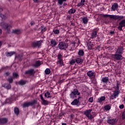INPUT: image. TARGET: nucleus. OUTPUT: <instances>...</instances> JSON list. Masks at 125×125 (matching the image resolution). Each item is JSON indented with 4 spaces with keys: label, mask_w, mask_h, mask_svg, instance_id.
Wrapping results in <instances>:
<instances>
[{
    "label": "nucleus",
    "mask_w": 125,
    "mask_h": 125,
    "mask_svg": "<svg viewBox=\"0 0 125 125\" xmlns=\"http://www.w3.org/2000/svg\"><path fill=\"white\" fill-rule=\"evenodd\" d=\"M26 83H27L26 81L21 80L19 82V84L20 85H24V84H26Z\"/></svg>",
    "instance_id": "obj_28"
},
{
    "label": "nucleus",
    "mask_w": 125,
    "mask_h": 125,
    "mask_svg": "<svg viewBox=\"0 0 125 125\" xmlns=\"http://www.w3.org/2000/svg\"><path fill=\"white\" fill-rule=\"evenodd\" d=\"M33 1L34 2H37V3H38L40 1L39 0H33Z\"/></svg>",
    "instance_id": "obj_55"
},
{
    "label": "nucleus",
    "mask_w": 125,
    "mask_h": 125,
    "mask_svg": "<svg viewBox=\"0 0 125 125\" xmlns=\"http://www.w3.org/2000/svg\"><path fill=\"white\" fill-rule=\"evenodd\" d=\"M108 17H109V18L113 19V20H116V15H109Z\"/></svg>",
    "instance_id": "obj_42"
},
{
    "label": "nucleus",
    "mask_w": 125,
    "mask_h": 125,
    "mask_svg": "<svg viewBox=\"0 0 125 125\" xmlns=\"http://www.w3.org/2000/svg\"><path fill=\"white\" fill-rule=\"evenodd\" d=\"M88 77H95V72L92 70H89L87 72Z\"/></svg>",
    "instance_id": "obj_17"
},
{
    "label": "nucleus",
    "mask_w": 125,
    "mask_h": 125,
    "mask_svg": "<svg viewBox=\"0 0 125 125\" xmlns=\"http://www.w3.org/2000/svg\"><path fill=\"white\" fill-rule=\"evenodd\" d=\"M84 2H85V0H81V2L78 3L77 6L80 7V6L84 5Z\"/></svg>",
    "instance_id": "obj_26"
},
{
    "label": "nucleus",
    "mask_w": 125,
    "mask_h": 125,
    "mask_svg": "<svg viewBox=\"0 0 125 125\" xmlns=\"http://www.w3.org/2000/svg\"><path fill=\"white\" fill-rule=\"evenodd\" d=\"M104 109L106 111H109L111 109V106H110L109 104H107V105L104 106Z\"/></svg>",
    "instance_id": "obj_36"
},
{
    "label": "nucleus",
    "mask_w": 125,
    "mask_h": 125,
    "mask_svg": "<svg viewBox=\"0 0 125 125\" xmlns=\"http://www.w3.org/2000/svg\"><path fill=\"white\" fill-rule=\"evenodd\" d=\"M0 17L2 20H5L6 19V17L2 14H0Z\"/></svg>",
    "instance_id": "obj_41"
},
{
    "label": "nucleus",
    "mask_w": 125,
    "mask_h": 125,
    "mask_svg": "<svg viewBox=\"0 0 125 125\" xmlns=\"http://www.w3.org/2000/svg\"><path fill=\"white\" fill-rule=\"evenodd\" d=\"M97 36V31H93L91 33V39H94L96 38Z\"/></svg>",
    "instance_id": "obj_23"
},
{
    "label": "nucleus",
    "mask_w": 125,
    "mask_h": 125,
    "mask_svg": "<svg viewBox=\"0 0 125 125\" xmlns=\"http://www.w3.org/2000/svg\"><path fill=\"white\" fill-rule=\"evenodd\" d=\"M53 32L55 35H58V34L60 33V31L59 30V29L53 30Z\"/></svg>",
    "instance_id": "obj_39"
},
{
    "label": "nucleus",
    "mask_w": 125,
    "mask_h": 125,
    "mask_svg": "<svg viewBox=\"0 0 125 125\" xmlns=\"http://www.w3.org/2000/svg\"><path fill=\"white\" fill-rule=\"evenodd\" d=\"M6 56L7 57H10L11 56H12L14 54H15V52H7L5 53Z\"/></svg>",
    "instance_id": "obj_25"
},
{
    "label": "nucleus",
    "mask_w": 125,
    "mask_h": 125,
    "mask_svg": "<svg viewBox=\"0 0 125 125\" xmlns=\"http://www.w3.org/2000/svg\"><path fill=\"white\" fill-rule=\"evenodd\" d=\"M44 96L46 98H50L51 97V96H50V93L49 92H46L44 94Z\"/></svg>",
    "instance_id": "obj_33"
},
{
    "label": "nucleus",
    "mask_w": 125,
    "mask_h": 125,
    "mask_svg": "<svg viewBox=\"0 0 125 125\" xmlns=\"http://www.w3.org/2000/svg\"><path fill=\"white\" fill-rule=\"evenodd\" d=\"M6 123H7V119L1 118L0 119V124H6Z\"/></svg>",
    "instance_id": "obj_29"
},
{
    "label": "nucleus",
    "mask_w": 125,
    "mask_h": 125,
    "mask_svg": "<svg viewBox=\"0 0 125 125\" xmlns=\"http://www.w3.org/2000/svg\"><path fill=\"white\" fill-rule=\"evenodd\" d=\"M78 54L79 56H83L84 55V51L83 49L79 50Z\"/></svg>",
    "instance_id": "obj_27"
},
{
    "label": "nucleus",
    "mask_w": 125,
    "mask_h": 125,
    "mask_svg": "<svg viewBox=\"0 0 125 125\" xmlns=\"http://www.w3.org/2000/svg\"><path fill=\"white\" fill-rule=\"evenodd\" d=\"M101 82L104 83H109V77H103L101 80Z\"/></svg>",
    "instance_id": "obj_18"
},
{
    "label": "nucleus",
    "mask_w": 125,
    "mask_h": 125,
    "mask_svg": "<svg viewBox=\"0 0 125 125\" xmlns=\"http://www.w3.org/2000/svg\"><path fill=\"white\" fill-rule=\"evenodd\" d=\"M124 107H125V105L124 104H121L119 106V108L120 109H124Z\"/></svg>",
    "instance_id": "obj_50"
},
{
    "label": "nucleus",
    "mask_w": 125,
    "mask_h": 125,
    "mask_svg": "<svg viewBox=\"0 0 125 125\" xmlns=\"http://www.w3.org/2000/svg\"><path fill=\"white\" fill-rule=\"evenodd\" d=\"M123 51H124V47H123L122 46H120L117 49L115 53L122 55Z\"/></svg>",
    "instance_id": "obj_14"
},
{
    "label": "nucleus",
    "mask_w": 125,
    "mask_h": 125,
    "mask_svg": "<svg viewBox=\"0 0 125 125\" xmlns=\"http://www.w3.org/2000/svg\"><path fill=\"white\" fill-rule=\"evenodd\" d=\"M13 33H14V34H20V30H19V29H16V30H13Z\"/></svg>",
    "instance_id": "obj_43"
},
{
    "label": "nucleus",
    "mask_w": 125,
    "mask_h": 125,
    "mask_svg": "<svg viewBox=\"0 0 125 125\" xmlns=\"http://www.w3.org/2000/svg\"><path fill=\"white\" fill-rule=\"evenodd\" d=\"M41 32H45V28L44 27V26H42L41 27Z\"/></svg>",
    "instance_id": "obj_47"
},
{
    "label": "nucleus",
    "mask_w": 125,
    "mask_h": 125,
    "mask_svg": "<svg viewBox=\"0 0 125 125\" xmlns=\"http://www.w3.org/2000/svg\"><path fill=\"white\" fill-rule=\"evenodd\" d=\"M91 112H92V109H87L84 111L83 114L87 118L90 120H92L93 119V116L91 114Z\"/></svg>",
    "instance_id": "obj_3"
},
{
    "label": "nucleus",
    "mask_w": 125,
    "mask_h": 125,
    "mask_svg": "<svg viewBox=\"0 0 125 125\" xmlns=\"http://www.w3.org/2000/svg\"><path fill=\"white\" fill-rule=\"evenodd\" d=\"M82 97L79 96L77 99H75L73 102L71 103V105L74 106H80L81 105V103H80V99H81Z\"/></svg>",
    "instance_id": "obj_5"
},
{
    "label": "nucleus",
    "mask_w": 125,
    "mask_h": 125,
    "mask_svg": "<svg viewBox=\"0 0 125 125\" xmlns=\"http://www.w3.org/2000/svg\"><path fill=\"white\" fill-rule=\"evenodd\" d=\"M119 26L118 27V30L119 31H123V27L125 28V19L122 20L119 23Z\"/></svg>",
    "instance_id": "obj_6"
},
{
    "label": "nucleus",
    "mask_w": 125,
    "mask_h": 125,
    "mask_svg": "<svg viewBox=\"0 0 125 125\" xmlns=\"http://www.w3.org/2000/svg\"><path fill=\"white\" fill-rule=\"evenodd\" d=\"M119 95V91H115L114 92V93L111 94L110 96V99H115Z\"/></svg>",
    "instance_id": "obj_15"
},
{
    "label": "nucleus",
    "mask_w": 125,
    "mask_h": 125,
    "mask_svg": "<svg viewBox=\"0 0 125 125\" xmlns=\"http://www.w3.org/2000/svg\"><path fill=\"white\" fill-rule=\"evenodd\" d=\"M45 73L46 75H49L51 73L50 69L49 68H46L45 70Z\"/></svg>",
    "instance_id": "obj_38"
},
{
    "label": "nucleus",
    "mask_w": 125,
    "mask_h": 125,
    "mask_svg": "<svg viewBox=\"0 0 125 125\" xmlns=\"http://www.w3.org/2000/svg\"><path fill=\"white\" fill-rule=\"evenodd\" d=\"M2 86L7 89V90L11 89V84L10 83H4L2 85Z\"/></svg>",
    "instance_id": "obj_12"
},
{
    "label": "nucleus",
    "mask_w": 125,
    "mask_h": 125,
    "mask_svg": "<svg viewBox=\"0 0 125 125\" xmlns=\"http://www.w3.org/2000/svg\"><path fill=\"white\" fill-rule=\"evenodd\" d=\"M22 57H23V56L22 55H18L16 57V58H17L20 61H21L22 59Z\"/></svg>",
    "instance_id": "obj_40"
},
{
    "label": "nucleus",
    "mask_w": 125,
    "mask_h": 125,
    "mask_svg": "<svg viewBox=\"0 0 125 125\" xmlns=\"http://www.w3.org/2000/svg\"><path fill=\"white\" fill-rule=\"evenodd\" d=\"M109 34H110V35H115V31H110Z\"/></svg>",
    "instance_id": "obj_52"
},
{
    "label": "nucleus",
    "mask_w": 125,
    "mask_h": 125,
    "mask_svg": "<svg viewBox=\"0 0 125 125\" xmlns=\"http://www.w3.org/2000/svg\"><path fill=\"white\" fill-rule=\"evenodd\" d=\"M103 17H104V18L109 17V15H107V14H103Z\"/></svg>",
    "instance_id": "obj_51"
},
{
    "label": "nucleus",
    "mask_w": 125,
    "mask_h": 125,
    "mask_svg": "<svg viewBox=\"0 0 125 125\" xmlns=\"http://www.w3.org/2000/svg\"><path fill=\"white\" fill-rule=\"evenodd\" d=\"M51 44L52 46V47H55V46H56L57 44H58V42H56L55 40L52 39L51 41Z\"/></svg>",
    "instance_id": "obj_20"
},
{
    "label": "nucleus",
    "mask_w": 125,
    "mask_h": 125,
    "mask_svg": "<svg viewBox=\"0 0 125 125\" xmlns=\"http://www.w3.org/2000/svg\"><path fill=\"white\" fill-rule=\"evenodd\" d=\"M3 10L2 9V8H0V12H1V11H2Z\"/></svg>",
    "instance_id": "obj_58"
},
{
    "label": "nucleus",
    "mask_w": 125,
    "mask_h": 125,
    "mask_svg": "<svg viewBox=\"0 0 125 125\" xmlns=\"http://www.w3.org/2000/svg\"><path fill=\"white\" fill-rule=\"evenodd\" d=\"M37 104V101L34 100L32 102H25L22 104V106L23 108H26L27 107H29V106H33V105H35V104Z\"/></svg>",
    "instance_id": "obj_4"
},
{
    "label": "nucleus",
    "mask_w": 125,
    "mask_h": 125,
    "mask_svg": "<svg viewBox=\"0 0 125 125\" xmlns=\"http://www.w3.org/2000/svg\"><path fill=\"white\" fill-rule=\"evenodd\" d=\"M118 7L119 5L118 4V3H114L111 7V9L112 11H115V10H117V9H118Z\"/></svg>",
    "instance_id": "obj_16"
},
{
    "label": "nucleus",
    "mask_w": 125,
    "mask_h": 125,
    "mask_svg": "<svg viewBox=\"0 0 125 125\" xmlns=\"http://www.w3.org/2000/svg\"><path fill=\"white\" fill-rule=\"evenodd\" d=\"M58 3L60 4V5H62L63 4V1H66L67 0H57Z\"/></svg>",
    "instance_id": "obj_37"
},
{
    "label": "nucleus",
    "mask_w": 125,
    "mask_h": 125,
    "mask_svg": "<svg viewBox=\"0 0 125 125\" xmlns=\"http://www.w3.org/2000/svg\"><path fill=\"white\" fill-rule=\"evenodd\" d=\"M69 63L71 65H74L76 63V60L72 59L70 61Z\"/></svg>",
    "instance_id": "obj_45"
},
{
    "label": "nucleus",
    "mask_w": 125,
    "mask_h": 125,
    "mask_svg": "<svg viewBox=\"0 0 125 125\" xmlns=\"http://www.w3.org/2000/svg\"><path fill=\"white\" fill-rule=\"evenodd\" d=\"M12 101V100L10 98L7 99L6 100V102H7V103H9V104H11Z\"/></svg>",
    "instance_id": "obj_46"
},
{
    "label": "nucleus",
    "mask_w": 125,
    "mask_h": 125,
    "mask_svg": "<svg viewBox=\"0 0 125 125\" xmlns=\"http://www.w3.org/2000/svg\"><path fill=\"white\" fill-rule=\"evenodd\" d=\"M41 61H37L36 62V63L34 65L35 67H39V66H41Z\"/></svg>",
    "instance_id": "obj_35"
},
{
    "label": "nucleus",
    "mask_w": 125,
    "mask_h": 125,
    "mask_svg": "<svg viewBox=\"0 0 125 125\" xmlns=\"http://www.w3.org/2000/svg\"><path fill=\"white\" fill-rule=\"evenodd\" d=\"M58 62L59 63L61 66H64V62H63V60H62V55L60 54L58 56Z\"/></svg>",
    "instance_id": "obj_9"
},
{
    "label": "nucleus",
    "mask_w": 125,
    "mask_h": 125,
    "mask_svg": "<svg viewBox=\"0 0 125 125\" xmlns=\"http://www.w3.org/2000/svg\"><path fill=\"white\" fill-rule=\"evenodd\" d=\"M42 41H37V42H33L32 43V46L33 47H37V46H38V47H40L42 45Z\"/></svg>",
    "instance_id": "obj_8"
},
{
    "label": "nucleus",
    "mask_w": 125,
    "mask_h": 125,
    "mask_svg": "<svg viewBox=\"0 0 125 125\" xmlns=\"http://www.w3.org/2000/svg\"><path fill=\"white\" fill-rule=\"evenodd\" d=\"M62 125H67V124L63 123Z\"/></svg>",
    "instance_id": "obj_59"
},
{
    "label": "nucleus",
    "mask_w": 125,
    "mask_h": 125,
    "mask_svg": "<svg viewBox=\"0 0 125 125\" xmlns=\"http://www.w3.org/2000/svg\"><path fill=\"white\" fill-rule=\"evenodd\" d=\"M83 21L84 24H87L88 22V19L87 17H84L83 19Z\"/></svg>",
    "instance_id": "obj_32"
},
{
    "label": "nucleus",
    "mask_w": 125,
    "mask_h": 125,
    "mask_svg": "<svg viewBox=\"0 0 125 125\" xmlns=\"http://www.w3.org/2000/svg\"><path fill=\"white\" fill-rule=\"evenodd\" d=\"M9 75H10V72H7L4 73L5 77H8Z\"/></svg>",
    "instance_id": "obj_49"
},
{
    "label": "nucleus",
    "mask_w": 125,
    "mask_h": 125,
    "mask_svg": "<svg viewBox=\"0 0 125 125\" xmlns=\"http://www.w3.org/2000/svg\"><path fill=\"white\" fill-rule=\"evenodd\" d=\"M26 75H31V76L35 74V70L33 69H29L25 71Z\"/></svg>",
    "instance_id": "obj_13"
},
{
    "label": "nucleus",
    "mask_w": 125,
    "mask_h": 125,
    "mask_svg": "<svg viewBox=\"0 0 125 125\" xmlns=\"http://www.w3.org/2000/svg\"><path fill=\"white\" fill-rule=\"evenodd\" d=\"M76 63H77V64H80V65H82L83 62V60L80 58H77L76 59Z\"/></svg>",
    "instance_id": "obj_21"
},
{
    "label": "nucleus",
    "mask_w": 125,
    "mask_h": 125,
    "mask_svg": "<svg viewBox=\"0 0 125 125\" xmlns=\"http://www.w3.org/2000/svg\"><path fill=\"white\" fill-rule=\"evenodd\" d=\"M68 46H69L68 43L64 42H60L58 44V47L59 49H61V50L66 49V48H68Z\"/></svg>",
    "instance_id": "obj_2"
},
{
    "label": "nucleus",
    "mask_w": 125,
    "mask_h": 125,
    "mask_svg": "<svg viewBox=\"0 0 125 125\" xmlns=\"http://www.w3.org/2000/svg\"><path fill=\"white\" fill-rule=\"evenodd\" d=\"M89 102H90V103H92L93 102V97H91L88 100Z\"/></svg>",
    "instance_id": "obj_48"
},
{
    "label": "nucleus",
    "mask_w": 125,
    "mask_h": 125,
    "mask_svg": "<svg viewBox=\"0 0 125 125\" xmlns=\"http://www.w3.org/2000/svg\"><path fill=\"white\" fill-rule=\"evenodd\" d=\"M63 5V6H66V5H67V3H64Z\"/></svg>",
    "instance_id": "obj_57"
},
{
    "label": "nucleus",
    "mask_w": 125,
    "mask_h": 125,
    "mask_svg": "<svg viewBox=\"0 0 125 125\" xmlns=\"http://www.w3.org/2000/svg\"><path fill=\"white\" fill-rule=\"evenodd\" d=\"M19 76V75H18V74L15 72L13 73V77L15 78V79H17V78H18Z\"/></svg>",
    "instance_id": "obj_44"
},
{
    "label": "nucleus",
    "mask_w": 125,
    "mask_h": 125,
    "mask_svg": "<svg viewBox=\"0 0 125 125\" xmlns=\"http://www.w3.org/2000/svg\"><path fill=\"white\" fill-rule=\"evenodd\" d=\"M123 19H125V17H124V16L116 15L115 20L121 21V20H122Z\"/></svg>",
    "instance_id": "obj_24"
},
{
    "label": "nucleus",
    "mask_w": 125,
    "mask_h": 125,
    "mask_svg": "<svg viewBox=\"0 0 125 125\" xmlns=\"http://www.w3.org/2000/svg\"><path fill=\"white\" fill-rule=\"evenodd\" d=\"M1 34H2V30H1V29H0V35H1Z\"/></svg>",
    "instance_id": "obj_56"
},
{
    "label": "nucleus",
    "mask_w": 125,
    "mask_h": 125,
    "mask_svg": "<svg viewBox=\"0 0 125 125\" xmlns=\"http://www.w3.org/2000/svg\"><path fill=\"white\" fill-rule=\"evenodd\" d=\"M30 24L31 25V26H33V25H35V22L31 21L30 22Z\"/></svg>",
    "instance_id": "obj_54"
},
{
    "label": "nucleus",
    "mask_w": 125,
    "mask_h": 125,
    "mask_svg": "<svg viewBox=\"0 0 125 125\" xmlns=\"http://www.w3.org/2000/svg\"><path fill=\"white\" fill-rule=\"evenodd\" d=\"M68 12L69 14H74V13L76 12V10L75 8H71L68 11Z\"/></svg>",
    "instance_id": "obj_31"
},
{
    "label": "nucleus",
    "mask_w": 125,
    "mask_h": 125,
    "mask_svg": "<svg viewBox=\"0 0 125 125\" xmlns=\"http://www.w3.org/2000/svg\"><path fill=\"white\" fill-rule=\"evenodd\" d=\"M40 98L41 100L42 101V104L43 105H48L50 102L43 99V97L42 96V95L41 94L40 95Z\"/></svg>",
    "instance_id": "obj_10"
},
{
    "label": "nucleus",
    "mask_w": 125,
    "mask_h": 125,
    "mask_svg": "<svg viewBox=\"0 0 125 125\" xmlns=\"http://www.w3.org/2000/svg\"><path fill=\"white\" fill-rule=\"evenodd\" d=\"M0 25L1 26V28H3L4 29H5V30H8V27H9L8 24L2 22L0 24Z\"/></svg>",
    "instance_id": "obj_11"
},
{
    "label": "nucleus",
    "mask_w": 125,
    "mask_h": 125,
    "mask_svg": "<svg viewBox=\"0 0 125 125\" xmlns=\"http://www.w3.org/2000/svg\"><path fill=\"white\" fill-rule=\"evenodd\" d=\"M88 46H89V47H92V45L91 44V43H88L87 44Z\"/></svg>",
    "instance_id": "obj_53"
},
{
    "label": "nucleus",
    "mask_w": 125,
    "mask_h": 125,
    "mask_svg": "<svg viewBox=\"0 0 125 125\" xmlns=\"http://www.w3.org/2000/svg\"><path fill=\"white\" fill-rule=\"evenodd\" d=\"M14 111L15 115L19 114V109L18 107H15Z\"/></svg>",
    "instance_id": "obj_34"
},
{
    "label": "nucleus",
    "mask_w": 125,
    "mask_h": 125,
    "mask_svg": "<svg viewBox=\"0 0 125 125\" xmlns=\"http://www.w3.org/2000/svg\"><path fill=\"white\" fill-rule=\"evenodd\" d=\"M116 119H111L107 120V123L109 125H115L116 124Z\"/></svg>",
    "instance_id": "obj_19"
},
{
    "label": "nucleus",
    "mask_w": 125,
    "mask_h": 125,
    "mask_svg": "<svg viewBox=\"0 0 125 125\" xmlns=\"http://www.w3.org/2000/svg\"><path fill=\"white\" fill-rule=\"evenodd\" d=\"M113 58L114 59H116V60H123L124 59V57L121 54H118L117 53H115L114 55H113Z\"/></svg>",
    "instance_id": "obj_7"
},
{
    "label": "nucleus",
    "mask_w": 125,
    "mask_h": 125,
    "mask_svg": "<svg viewBox=\"0 0 125 125\" xmlns=\"http://www.w3.org/2000/svg\"><path fill=\"white\" fill-rule=\"evenodd\" d=\"M105 99H106V98H105V96H102L100 98L98 99V103H102L103 101H104Z\"/></svg>",
    "instance_id": "obj_22"
},
{
    "label": "nucleus",
    "mask_w": 125,
    "mask_h": 125,
    "mask_svg": "<svg viewBox=\"0 0 125 125\" xmlns=\"http://www.w3.org/2000/svg\"><path fill=\"white\" fill-rule=\"evenodd\" d=\"M7 81L9 82V83H13V77L10 76L8 78H7Z\"/></svg>",
    "instance_id": "obj_30"
},
{
    "label": "nucleus",
    "mask_w": 125,
    "mask_h": 125,
    "mask_svg": "<svg viewBox=\"0 0 125 125\" xmlns=\"http://www.w3.org/2000/svg\"><path fill=\"white\" fill-rule=\"evenodd\" d=\"M81 93L79 92V90L77 88L74 89L73 91L69 94V97L71 99H75L77 98L76 95H80Z\"/></svg>",
    "instance_id": "obj_1"
},
{
    "label": "nucleus",
    "mask_w": 125,
    "mask_h": 125,
    "mask_svg": "<svg viewBox=\"0 0 125 125\" xmlns=\"http://www.w3.org/2000/svg\"><path fill=\"white\" fill-rule=\"evenodd\" d=\"M67 17L68 19H71V16H68Z\"/></svg>",
    "instance_id": "obj_60"
}]
</instances>
